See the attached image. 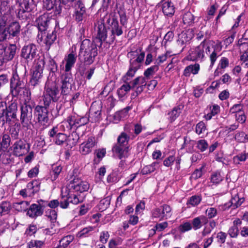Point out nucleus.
I'll use <instances>...</instances> for the list:
<instances>
[{"instance_id": "obj_46", "label": "nucleus", "mask_w": 248, "mask_h": 248, "mask_svg": "<svg viewBox=\"0 0 248 248\" xmlns=\"http://www.w3.org/2000/svg\"><path fill=\"white\" fill-rule=\"evenodd\" d=\"M248 158V153H242L235 155L233 158V163L235 164H240V162H244Z\"/></svg>"}, {"instance_id": "obj_14", "label": "nucleus", "mask_w": 248, "mask_h": 248, "mask_svg": "<svg viewBox=\"0 0 248 248\" xmlns=\"http://www.w3.org/2000/svg\"><path fill=\"white\" fill-rule=\"evenodd\" d=\"M29 149L30 146L22 140H18L16 141L12 146L14 155L18 156L24 155L29 151Z\"/></svg>"}, {"instance_id": "obj_12", "label": "nucleus", "mask_w": 248, "mask_h": 248, "mask_svg": "<svg viewBox=\"0 0 248 248\" xmlns=\"http://www.w3.org/2000/svg\"><path fill=\"white\" fill-rule=\"evenodd\" d=\"M51 140H53L55 144L57 145H62L66 141L67 136L60 132L58 130V127H53L48 132Z\"/></svg>"}, {"instance_id": "obj_53", "label": "nucleus", "mask_w": 248, "mask_h": 248, "mask_svg": "<svg viewBox=\"0 0 248 248\" xmlns=\"http://www.w3.org/2000/svg\"><path fill=\"white\" fill-rule=\"evenodd\" d=\"M164 213H162L161 208H156L153 209L152 211V217L153 218H158L159 220L165 219Z\"/></svg>"}, {"instance_id": "obj_6", "label": "nucleus", "mask_w": 248, "mask_h": 248, "mask_svg": "<svg viewBox=\"0 0 248 248\" xmlns=\"http://www.w3.org/2000/svg\"><path fill=\"white\" fill-rule=\"evenodd\" d=\"M118 18V15L116 13H111L104 17V21L111 29L113 40L115 39V35L120 36L123 33L122 27L119 25Z\"/></svg>"}, {"instance_id": "obj_42", "label": "nucleus", "mask_w": 248, "mask_h": 248, "mask_svg": "<svg viewBox=\"0 0 248 248\" xmlns=\"http://www.w3.org/2000/svg\"><path fill=\"white\" fill-rule=\"evenodd\" d=\"M217 225L216 222L214 220H211L209 224L205 225L202 232V235L203 236H206L210 233L216 227Z\"/></svg>"}, {"instance_id": "obj_49", "label": "nucleus", "mask_w": 248, "mask_h": 248, "mask_svg": "<svg viewBox=\"0 0 248 248\" xmlns=\"http://www.w3.org/2000/svg\"><path fill=\"white\" fill-rule=\"evenodd\" d=\"M93 230V228L92 227H89L83 228L80 232H78L77 236L79 238L88 237L90 232Z\"/></svg>"}, {"instance_id": "obj_40", "label": "nucleus", "mask_w": 248, "mask_h": 248, "mask_svg": "<svg viewBox=\"0 0 248 248\" xmlns=\"http://www.w3.org/2000/svg\"><path fill=\"white\" fill-rule=\"evenodd\" d=\"M74 236L72 235H67L62 238L59 243V245L55 248H65L73 240Z\"/></svg>"}, {"instance_id": "obj_4", "label": "nucleus", "mask_w": 248, "mask_h": 248, "mask_svg": "<svg viewBox=\"0 0 248 248\" xmlns=\"http://www.w3.org/2000/svg\"><path fill=\"white\" fill-rule=\"evenodd\" d=\"M17 110V103L14 102L7 108L4 102H0V121L10 122L16 116Z\"/></svg>"}, {"instance_id": "obj_64", "label": "nucleus", "mask_w": 248, "mask_h": 248, "mask_svg": "<svg viewBox=\"0 0 248 248\" xmlns=\"http://www.w3.org/2000/svg\"><path fill=\"white\" fill-rule=\"evenodd\" d=\"M240 61L242 65L248 68V51L245 52L240 56Z\"/></svg>"}, {"instance_id": "obj_33", "label": "nucleus", "mask_w": 248, "mask_h": 248, "mask_svg": "<svg viewBox=\"0 0 248 248\" xmlns=\"http://www.w3.org/2000/svg\"><path fill=\"white\" fill-rule=\"evenodd\" d=\"M138 69V65L131 64L130 63V66L129 70L122 78L123 81L124 82H128V81L134 76L135 73Z\"/></svg>"}, {"instance_id": "obj_20", "label": "nucleus", "mask_w": 248, "mask_h": 248, "mask_svg": "<svg viewBox=\"0 0 248 248\" xmlns=\"http://www.w3.org/2000/svg\"><path fill=\"white\" fill-rule=\"evenodd\" d=\"M37 48L35 45L30 44L23 47L22 49L21 56L27 60H31L36 56Z\"/></svg>"}, {"instance_id": "obj_58", "label": "nucleus", "mask_w": 248, "mask_h": 248, "mask_svg": "<svg viewBox=\"0 0 248 248\" xmlns=\"http://www.w3.org/2000/svg\"><path fill=\"white\" fill-rule=\"evenodd\" d=\"M235 139L238 142H245L248 140V135H246L243 132H239L235 134Z\"/></svg>"}, {"instance_id": "obj_10", "label": "nucleus", "mask_w": 248, "mask_h": 248, "mask_svg": "<svg viewBox=\"0 0 248 248\" xmlns=\"http://www.w3.org/2000/svg\"><path fill=\"white\" fill-rule=\"evenodd\" d=\"M73 81V77L70 72H65L62 75L61 77L62 94L66 95L70 93Z\"/></svg>"}, {"instance_id": "obj_19", "label": "nucleus", "mask_w": 248, "mask_h": 248, "mask_svg": "<svg viewBox=\"0 0 248 248\" xmlns=\"http://www.w3.org/2000/svg\"><path fill=\"white\" fill-rule=\"evenodd\" d=\"M77 60L76 47L72 46L71 52L65 57V72H70Z\"/></svg>"}, {"instance_id": "obj_50", "label": "nucleus", "mask_w": 248, "mask_h": 248, "mask_svg": "<svg viewBox=\"0 0 248 248\" xmlns=\"http://www.w3.org/2000/svg\"><path fill=\"white\" fill-rule=\"evenodd\" d=\"M158 65L151 66L144 71V75L146 78H150L151 76L154 75L158 70Z\"/></svg>"}, {"instance_id": "obj_3", "label": "nucleus", "mask_w": 248, "mask_h": 248, "mask_svg": "<svg viewBox=\"0 0 248 248\" xmlns=\"http://www.w3.org/2000/svg\"><path fill=\"white\" fill-rule=\"evenodd\" d=\"M4 22V25H0V41L18 36L20 32V25L18 22Z\"/></svg>"}, {"instance_id": "obj_52", "label": "nucleus", "mask_w": 248, "mask_h": 248, "mask_svg": "<svg viewBox=\"0 0 248 248\" xmlns=\"http://www.w3.org/2000/svg\"><path fill=\"white\" fill-rule=\"evenodd\" d=\"M173 55H174V54H173L171 51H167L166 53L159 55L157 57L156 62L157 64H159L160 63L164 62L168 58L170 57Z\"/></svg>"}, {"instance_id": "obj_8", "label": "nucleus", "mask_w": 248, "mask_h": 248, "mask_svg": "<svg viewBox=\"0 0 248 248\" xmlns=\"http://www.w3.org/2000/svg\"><path fill=\"white\" fill-rule=\"evenodd\" d=\"M26 84L24 80L20 78L17 74H14L11 79V91L14 96L21 95L24 92Z\"/></svg>"}, {"instance_id": "obj_61", "label": "nucleus", "mask_w": 248, "mask_h": 248, "mask_svg": "<svg viewBox=\"0 0 248 248\" xmlns=\"http://www.w3.org/2000/svg\"><path fill=\"white\" fill-rule=\"evenodd\" d=\"M183 20L185 24H189L193 21L194 16L190 12H187L183 16Z\"/></svg>"}, {"instance_id": "obj_57", "label": "nucleus", "mask_w": 248, "mask_h": 248, "mask_svg": "<svg viewBox=\"0 0 248 248\" xmlns=\"http://www.w3.org/2000/svg\"><path fill=\"white\" fill-rule=\"evenodd\" d=\"M161 211L164 213L165 219H167L171 216V208L170 206L167 204L163 205L161 207Z\"/></svg>"}, {"instance_id": "obj_35", "label": "nucleus", "mask_w": 248, "mask_h": 248, "mask_svg": "<svg viewBox=\"0 0 248 248\" xmlns=\"http://www.w3.org/2000/svg\"><path fill=\"white\" fill-rule=\"evenodd\" d=\"M200 70V65L198 63H195L193 65H190L186 67L184 71V75L186 76H189L191 73L194 75L198 73Z\"/></svg>"}, {"instance_id": "obj_51", "label": "nucleus", "mask_w": 248, "mask_h": 248, "mask_svg": "<svg viewBox=\"0 0 248 248\" xmlns=\"http://www.w3.org/2000/svg\"><path fill=\"white\" fill-rule=\"evenodd\" d=\"M192 229V226L191 223L188 221L183 222L180 224L178 228V231L182 233L188 232L191 230Z\"/></svg>"}, {"instance_id": "obj_38", "label": "nucleus", "mask_w": 248, "mask_h": 248, "mask_svg": "<svg viewBox=\"0 0 248 248\" xmlns=\"http://www.w3.org/2000/svg\"><path fill=\"white\" fill-rule=\"evenodd\" d=\"M158 164L159 163L155 161L150 165L145 166L141 170L142 174L146 175L154 172L158 167Z\"/></svg>"}, {"instance_id": "obj_39", "label": "nucleus", "mask_w": 248, "mask_h": 248, "mask_svg": "<svg viewBox=\"0 0 248 248\" xmlns=\"http://www.w3.org/2000/svg\"><path fill=\"white\" fill-rule=\"evenodd\" d=\"M183 108V106L179 105L174 108L173 110L169 113V119L171 122H173L179 116Z\"/></svg>"}, {"instance_id": "obj_36", "label": "nucleus", "mask_w": 248, "mask_h": 248, "mask_svg": "<svg viewBox=\"0 0 248 248\" xmlns=\"http://www.w3.org/2000/svg\"><path fill=\"white\" fill-rule=\"evenodd\" d=\"M163 13L167 16H171L174 13V7L171 2H166L162 6Z\"/></svg>"}, {"instance_id": "obj_59", "label": "nucleus", "mask_w": 248, "mask_h": 248, "mask_svg": "<svg viewBox=\"0 0 248 248\" xmlns=\"http://www.w3.org/2000/svg\"><path fill=\"white\" fill-rule=\"evenodd\" d=\"M44 245V242L40 240H32L28 244V248H41Z\"/></svg>"}, {"instance_id": "obj_9", "label": "nucleus", "mask_w": 248, "mask_h": 248, "mask_svg": "<svg viewBox=\"0 0 248 248\" xmlns=\"http://www.w3.org/2000/svg\"><path fill=\"white\" fill-rule=\"evenodd\" d=\"M32 108L25 103L21 107L20 122L22 127L28 128L31 124Z\"/></svg>"}, {"instance_id": "obj_13", "label": "nucleus", "mask_w": 248, "mask_h": 248, "mask_svg": "<svg viewBox=\"0 0 248 248\" xmlns=\"http://www.w3.org/2000/svg\"><path fill=\"white\" fill-rule=\"evenodd\" d=\"M34 115L37 117L38 122L41 124H45L48 121L47 108L43 107L41 105L35 107Z\"/></svg>"}, {"instance_id": "obj_2", "label": "nucleus", "mask_w": 248, "mask_h": 248, "mask_svg": "<svg viewBox=\"0 0 248 248\" xmlns=\"http://www.w3.org/2000/svg\"><path fill=\"white\" fill-rule=\"evenodd\" d=\"M96 45L89 39L84 40L80 45L79 59L87 64H92L97 55Z\"/></svg>"}, {"instance_id": "obj_37", "label": "nucleus", "mask_w": 248, "mask_h": 248, "mask_svg": "<svg viewBox=\"0 0 248 248\" xmlns=\"http://www.w3.org/2000/svg\"><path fill=\"white\" fill-rule=\"evenodd\" d=\"M224 178L223 175L221 174L220 172H215L213 173L210 178V183H212V185H210V186H212V185H217L219 184Z\"/></svg>"}, {"instance_id": "obj_21", "label": "nucleus", "mask_w": 248, "mask_h": 248, "mask_svg": "<svg viewBox=\"0 0 248 248\" xmlns=\"http://www.w3.org/2000/svg\"><path fill=\"white\" fill-rule=\"evenodd\" d=\"M71 187L76 191L82 192L88 190L89 185L86 181H81L78 178H75L72 180Z\"/></svg>"}, {"instance_id": "obj_24", "label": "nucleus", "mask_w": 248, "mask_h": 248, "mask_svg": "<svg viewBox=\"0 0 248 248\" xmlns=\"http://www.w3.org/2000/svg\"><path fill=\"white\" fill-rule=\"evenodd\" d=\"M125 163L124 160H121L119 164V168L118 169V173H117L116 171H114L111 174L108 176L107 180L110 182H116L118 181L120 176H119V174H120L122 171L125 168Z\"/></svg>"}, {"instance_id": "obj_55", "label": "nucleus", "mask_w": 248, "mask_h": 248, "mask_svg": "<svg viewBox=\"0 0 248 248\" xmlns=\"http://www.w3.org/2000/svg\"><path fill=\"white\" fill-rule=\"evenodd\" d=\"M196 132L198 135L206 133V127L205 124L201 121L196 126Z\"/></svg>"}, {"instance_id": "obj_15", "label": "nucleus", "mask_w": 248, "mask_h": 248, "mask_svg": "<svg viewBox=\"0 0 248 248\" xmlns=\"http://www.w3.org/2000/svg\"><path fill=\"white\" fill-rule=\"evenodd\" d=\"M131 83L132 87L136 88L135 93H133L131 95V97L134 98L143 91L146 85L147 81L145 77H139L133 80Z\"/></svg>"}, {"instance_id": "obj_5", "label": "nucleus", "mask_w": 248, "mask_h": 248, "mask_svg": "<svg viewBox=\"0 0 248 248\" xmlns=\"http://www.w3.org/2000/svg\"><path fill=\"white\" fill-rule=\"evenodd\" d=\"M129 137L124 133H122L118 138V144L112 149L113 152L118 155L120 159L128 156V147L126 146Z\"/></svg>"}, {"instance_id": "obj_48", "label": "nucleus", "mask_w": 248, "mask_h": 248, "mask_svg": "<svg viewBox=\"0 0 248 248\" xmlns=\"http://www.w3.org/2000/svg\"><path fill=\"white\" fill-rule=\"evenodd\" d=\"M202 200L201 196L199 195H193L190 197L187 202V204L192 206H195L198 205Z\"/></svg>"}, {"instance_id": "obj_54", "label": "nucleus", "mask_w": 248, "mask_h": 248, "mask_svg": "<svg viewBox=\"0 0 248 248\" xmlns=\"http://www.w3.org/2000/svg\"><path fill=\"white\" fill-rule=\"evenodd\" d=\"M62 168L60 166H55L52 168L51 179L52 181H55L59 174L62 171Z\"/></svg>"}, {"instance_id": "obj_56", "label": "nucleus", "mask_w": 248, "mask_h": 248, "mask_svg": "<svg viewBox=\"0 0 248 248\" xmlns=\"http://www.w3.org/2000/svg\"><path fill=\"white\" fill-rule=\"evenodd\" d=\"M145 56L144 52H142L140 53L135 60H131L130 63L131 64H135L138 65L139 68L140 66V63L143 61Z\"/></svg>"}, {"instance_id": "obj_41", "label": "nucleus", "mask_w": 248, "mask_h": 248, "mask_svg": "<svg viewBox=\"0 0 248 248\" xmlns=\"http://www.w3.org/2000/svg\"><path fill=\"white\" fill-rule=\"evenodd\" d=\"M10 142L11 138L9 135L4 134L0 138V146H1L4 149L7 150L10 146Z\"/></svg>"}, {"instance_id": "obj_18", "label": "nucleus", "mask_w": 248, "mask_h": 248, "mask_svg": "<svg viewBox=\"0 0 248 248\" xmlns=\"http://www.w3.org/2000/svg\"><path fill=\"white\" fill-rule=\"evenodd\" d=\"M43 7L47 10H53L55 15L61 13L62 8L59 0H43Z\"/></svg>"}, {"instance_id": "obj_27", "label": "nucleus", "mask_w": 248, "mask_h": 248, "mask_svg": "<svg viewBox=\"0 0 248 248\" xmlns=\"http://www.w3.org/2000/svg\"><path fill=\"white\" fill-rule=\"evenodd\" d=\"M3 62L11 60L14 57L16 52V46L14 45L5 47Z\"/></svg>"}, {"instance_id": "obj_16", "label": "nucleus", "mask_w": 248, "mask_h": 248, "mask_svg": "<svg viewBox=\"0 0 248 248\" xmlns=\"http://www.w3.org/2000/svg\"><path fill=\"white\" fill-rule=\"evenodd\" d=\"M45 93L50 96L53 101L55 102L58 100L59 90L55 83L47 81L45 85Z\"/></svg>"}, {"instance_id": "obj_32", "label": "nucleus", "mask_w": 248, "mask_h": 248, "mask_svg": "<svg viewBox=\"0 0 248 248\" xmlns=\"http://www.w3.org/2000/svg\"><path fill=\"white\" fill-rule=\"evenodd\" d=\"M125 84H123L121 87L117 90V94L119 98L123 100L124 97L130 91L131 88H133L132 86H130L128 82H124Z\"/></svg>"}, {"instance_id": "obj_30", "label": "nucleus", "mask_w": 248, "mask_h": 248, "mask_svg": "<svg viewBox=\"0 0 248 248\" xmlns=\"http://www.w3.org/2000/svg\"><path fill=\"white\" fill-rule=\"evenodd\" d=\"M77 6L75 13V19L77 21L79 22L83 19L85 8L84 4L80 1H78Z\"/></svg>"}, {"instance_id": "obj_44", "label": "nucleus", "mask_w": 248, "mask_h": 248, "mask_svg": "<svg viewBox=\"0 0 248 248\" xmlns=\"http://www.w3.org/2000/svg\"><path fill=\"white\" fill-rule=\"evenodd\" d=\"M11 209V206L8 202H2L0 203V217L8 214Z\"/></svg>"}, {"instance_id": "obj_62", "label": "nucleus", "mask_w": 248, "mask_h": 248, "mask_svg": "<svg viewBox=\"0 0 248 248\" xmlns=\"http://www.w3.org/2000/svg\"><path fill=\"white\" fill-rule=\"evenodd\" d=\"M205 214L208 218H212L217 216V210L215 207H209L206 209Z\"/></svg>"}, {"instance_id": "obj_45", "label": "nucleus", "mask_w": 248, "mask_h": 248, "mask_svg": "<svg viewBox=\"0 0 248 248\" xmlns=\"http://www.w3.org/2000/svg\"><path fill=\"white\" fill-rule=\"evenodd\" d=\"M69 202L74 204H77L82 201V198L80 195H76L71 193L68 191Z\"/></svg>"}, {"instance_id": "obj_23", "label": "nucleus", "mask_w": 248, "mask_h": 248, "mask_svg": "<svg viewBox=\"0 0 248 248\" xmlns=\"http://www.w3.org/2000/svg\"><path fill=\"white\" fill-rule=\"evenodd\" d=\"M208 221L206 217L202 215L194 218L192 221L191 225L194 230H197L200 229L203 225L207 224Z\"/></svg>"}, {"instance_id": "obj_17", "label": "nucleus", "mask_w": 248, "mask_h": 248, "mask_svg": "<svg viewBox=\"0 0 248 248\" xmlns=\"http://www.w3.org/2000/svg\"><path fill=\"white\" fill-rule=\"evenodd\" d=\"M96 140L94 137H90L82 143L79 146V151L83 155H87L91 153L96 144Z\"/></svg>"}, {"instance_id": "obj_47", "label": "nucleus", "mask_w": 248, "mask_h": 248, "mask_svg": "<svg viewBox=\"0 0 248 248\" xmlns=\"http://www.w3.org/2000/svg\"><path fill=\"white\" fill-rule=\"evenodd\" d=\"M29 202L27 201H22L19 202L14 203V207L18 211H25L28 209Z\"/></svg>"}, {"instance_id": "obj_22", "label": "nucleus", "mask_w": 248, "mask_h": 248, "mask_svg": "<svg viewBox=\"0 0 248 248\" xmlns=\"http://www.w3.org/2000/svg\"><path fill=\"white\" fill-rule=\"evenodd\" d=\"M41 39L43 43L49 46L56 39V34L53 31L47 33L45 31L41 32Z\"/></svg>"}, {"instance_id": "obj_34", "label": "nucleus", "mask_w": 248, "mask_h": 248, "mask_svg": "<svg viewBox=\"0 0 248 248\" xmlns=\"http://www.w3.org/2000/svg\"><path fill=\"white\" fill-rule=\"evenodd\" d=\"M20 10L23 12H30L33 8V0H20Z\"/></svg>"}, {"instance_id": "obj_1", "label": "nucleus", "mask_w": 248, "mask_h": 248, "mask_svg": "<svg viewBox=\"0 0 248 248\" xmlns=\"http://www.w3.org/2000/svg\"><path fill=\"white\" fill-rule=\"evenodd\" d=\"M221 42L216 44L211 40H204L197 46L191 48L187 56V59L192 61H202L206 55H209L210 60V67H212L217 57V53L222 49Z\"/></svg>"}, {"instance_id": "obj_31", "label": "nucleus", "mask_w": 248, "mask_h": 248, "mask_svg": "<svg viewBox=\"0 0 248 248\" xmlns=\"http://www.w3.org/2000/svg\"><path fill=\"white\" fill-rule=\"evenodd\" d=\"M97 29V38L100 40L101 42H102V41L106 40L107 36V30L105 27L104 23L101 21L100 23H98Z\"/></svg>"}, {"instance_id": "obj_25", "label": "nucleus", "mask_w": 248, "mask_h": 248, "mask_svg": "<svg viewBox=\"0 0 248 248\" xmlns=\"http://www.w3.org/2000/svg\"><path fill=\"white\" fill-rule=\"evenodd\" d=\"M49 21V20L47 16L46 15L40 16L36 19V22L38 26V28L41 32L45 31Z\"/></svg>"}, {"instance_id": "obj_43", "label": "nucleus", "mask_w": 248, "mask_h": 248, "mask_svg": "<svg viewBox=\"0 0 248 248\" xmlns=\"http://www.w3.org/2000/svg\"><path fill=\"white\" fill-rule=\"evenodd\" d=\"M220 111V107L217 105H213L212 108H211V111L210 113L206 114L204 116L206 120H210L213 116L218 114Z\"/></svg>"}, {"instance_id": "obj_26", "label": "nucleus", "mask_w": 248, "mask_h": 248, "mask_svg": "<svg viewBox=\"0 0 248 248\" xmlns=\"http://www.w3.org/2000/svg\"><path fill=\"white\" fill-rule=\"evenodd\" d=\"M243 198H240L237 194L233 196L229 203L226 204V208L232 207V209H235L240 206L243 202Z\"/></svg>"}, {"instance_id": "obj_29", "label": "nucleus", "mask_w": 248, "mask_h": 248, "mask_svg": "<svg viewBox=\"0 0 248 248\" xmlns=\"http://www.w3.org/2000/svg\"><path fill=\"white\" fill-rule=\"evenodd\" d=\"M42 214V207L37 204H31L27 212V214L31 217L41 216Z\"/></svg>"}, {"instance_id": "obj_7", "label": "nucleus", "mask_w": 248, "mask_h": 248, "mask_svg": "<svg viewBox=\"0 0 248 248\" xmlns=\"http://www.w3.org/2000/svg\"><path fill=\"white\" fill-rule=\"evenodd\" d=\"M43 58H39L32 69L31 77L30 81L31 86H35L41 82L43 77V72L45 65Z\"/></svg>"}, {"instance_id": "obj_28", "label": "nucleus", "mask_w": 248, "mask_h": 248, "mask_svg": "<svg viewBox=\"0 0 248 248\" xmlns=\"http://www.w3.org/2000/svg\"><path fill=\"white\" fill-rule=\"evenodd\" d=\"M68 188L67 187H63L61 190L62 200L60 202V207L63 209L67 208L68 207L69 197L68 194Z\"/></svg>"}, {"instance_id": "obj_60", "label": "nucleus", "mask_w": 248, "mask_h": 248, "mask_svg": "<svg viewBox=\"0 0 248 248\" xmlns=\"http://www.w3.org/2000/svg\"><path fill=\"white\" fill-rule=\"evenodd\" d=\"M46 216L50 219L51 222H55L57 217V213L54 210L50 209L46 211Z\"/></svg>"}, {"instance_id": "obj_11", "label": "nucleus", "mask_w": 248, "mask_h": 248, "mask_svg": "<svg viewBox=\"0 0 248 248\" xmlns=\"http://www.w3.org/2000/svg\"><path fill=\"white\" fill-rule=\"evenodd\" d=\"M11 19L10 7L8 2L3 0L0 5V25H4V22H10Z\"/></svg>"}, {"instance_id": "obj_63", "label": "nucleus", "mask_w": 248, "mask_h": 248, "mask_svg": "<svg viewBox=\"0 0 248 248\" xmlns=\"http://www.w3.org/2000/svg\"><path fill=\"white\" fill-rule=\"evenodd\" d=\"M197 148L201 151L204 152L208 147V144L204 140H201L197 142Z\"/></svg>"}]
</instances>
